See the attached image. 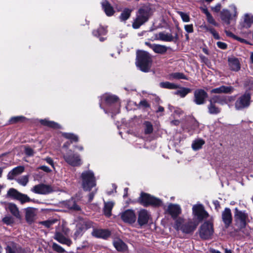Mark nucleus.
I'll return each instance as SVG.
<instances>
[{
    "instance_id": "obj_42",
    "label": "nucleus",
    "mask_w": 253,
    "mask_h": 253,
    "mask_svg": "<svg viewBox=\"0 0 253 253\" xmlns=\"http://www.w3.org/2000/svg\"><path fill=\"white\" fill-rule=\"evenodd\" d=\"M107 32L106 28L103 27H100L97 30L93 31L92 34L94 36L99 37L101 35H106Z\"/></svg>"
},
{
    "instance_id": "obj_40",
    "label": "nucleus",
    "mask_w": 253,
    "mask_h": 253,
    "mask_svg": "<svg viewBox=\"0 0 253 253\" xmlns=\"http://www.w3.org/2000/svg\"><path fill=\"white\" fill-rule=\"evenodd\" d=\"M143 126L145 134H149L153 132V127L151 122L145 121L143 124Z\"/></svg>"
},
{
    "instance_id": "obj_12",
    "label": "nucleus",
    "mask_w": 253,
    "mask_h": 253,
    "mask_svg": "<svg viewBox=\"0 0 253 253\" xmlns=\"http://www.w3.org/2000/svg\"><path fill=\"white\" fill-rule=\"evenodd\" d=\"M192 214L194 218L198 222L207 219L209 216V213L202 204H196L193 206Z\"/></svg>"
},
{
    "instance_id": "obj_56",
    "label": "nucleus",
    "mask_w": 253,
    "mask_h": 253,
    "mask_svg": "<svg viewBox=\"0 0 253 253\" xmlns=\"http://www.w3.org/2000/svg\"><path fill=\"white\" fill-rule=\"evenodd\" d=\"M25 153L28 156H32L34 154L33 149L29 147H26L25 148Z\"/></svg>"
},
{
    "instance_id": "obj_13",
    "label": "nucleus",
    "mask_w": 253,
    "mask_h": 253,
    "mask_svg": "<svg viewBox=\"0 0 253 253\" xmlns=\"http://www.w3.org/2000/svg\"><path fill=\"white\" fill-rule=\"evenodd\" d=\"M63 156L65 161L72 166L77 167L82 164L80 155L74 154L71 150H68L66 153L63 154Z\"/></svg>"
},
{
    "instance_id": "obj_45",
    "label": "nucleus",
    "mask_w": 253,
    "mask_h": 253,
    "mask_svg": "<svg viewBox=\"0 0 253 253\" xmlns=\"http://www.w3.org/2000/svg\"><path fill=\"white\" fill-rule=\"evenodd\" d=\"M16 180L19 184L25 186L29 181V176L28 175H24L16 179Z\"/></svg>"
},
{
    "instance_id": "obj_1",
    "label": "nucleus",
    "mask_w": 253,
    "mask_h": 253,
    "mask_svg": "<svg viewBox=\"0 0 253 253\" xmlns=\"http://www.w3.org/2000/svg\"><path fill=\"white\" fill-rule=\"evenodd\" d=\"M100 107L105 113H110L112 117L119 113L120 103L117 96L105 93L100 97Z\"/></svg>"
},
{
    "instance_id": "obj_9",
    "label": "nucleus",
    "mask_w": 253,
    "mask_h": 253,
    "mask_svg": "<svg viewBox=\"0 0 253 253\" xmlns=\"http://www.w3.org/2000/svg\"><path fill=\"white\" fill-rule=\"evenodd\" d=\"M199 236L203 240H208L211 238L212 236L214 229L213 225L211 220L204 222L200 226L199 230Z\"/></svg>"
},
{
    "instance_id": "obj_63",
    "label": "nucleus",
    "mask_w": 253,
    "mask_h": 253,
    "mask_svg": "<svg viewBox=\"0 0 253 253\" xmlns=\"http://www.w3.org/2000/svg\"><path fill=\"white\" fill-rule=\"evenodd\" d=\"M45 161L47 163L49 164L52 166V168H54V163L53 160L50 157H47L45 159Z\"/></svg>"
},
{
    "instance_id": "obj_62",
    "label": "nucleus",
    "mask_w": 253,
    "mask_h": 253,
    "mask_svg": "<svg viewBox=\"0 0 253 253\" xmlns=\"http://www.w3.org/2000/svg\"><path fill=\"white\" fill-rule=\"evenodd\" d=\"M96 192V189L95 191H93L91 193H90L88 195V202H90L93 200L94 195Z\"/></svg>"
},
{
    "instance_id": "obj_27",
    "label": "nucleus",
    "mask_w": 253,
    "mask_h": 253,
    "mask_svg": "<svg viewBox=\"0 0 253 253\" xmlns=\"http://www.w3.org/2000/svg\"><path fill=\"white\" fill-rule=\"evenodd\" d=\"M243 18L242 27L246 28L251 27L252 24H253V15L251 13H246Z\"/></svg>"
},
{
    "instance_id": "obj_11",
    "label": "nucleus",
    "mask_w": 253,
    "mask_h": 253,
    "mask_svg": "<svg viewBox=\"0 0 253 253\" xmlns=\"http://www.w3.org/2000/svg\"><path fill=\"white\" fill-rule=\"evenodd\" d=\"M138 201L141 205L145 207L149 205L160 206L162 204V201L160 199L151 196L148 194L144 193L141 194Z\"/></svg>"
},
{
    "instance_id": "obj_33",
    "label": "nucleus",
    "mask_w": 253,
    "mask_h": 253,
    "mask_svg": "<svg viewBox=\"0 0 253 253\" xmlns=\"http://www.w3.org/2000/svg\"><path fill=\"white\" fill-rule=\"evenodd\" d=\"M179 89L174 91L173 94L179 96L181 98L185 97L191 91V89L189 88L180 87L178 88Z\"/></svg>"
},
{
    "instance_id": "obj_43",
    "label": "nucleus",
    "mask_w": 253,
    "mask_h": 253,
    "mask_svg": "<svg viewBox=\"0 0 253 253\" xmlns=\"http://www.w3.org/2000/svg\"><path fill=\"white\" fill-rule=\"evenodd\" d=\"M245 86L250 91H253V78H247L245 81Z\"/></svg>"
},
{
    "instance_id": "obj_25",
    "label": "nucleus",
    "mask_w": 253,
    "mask_h": 253,
    "mask_svg": "<svg viewBox=\"0 0 253 253\" xmlns=\"http://www.w3.org/2000/svg\"><path fill=\"white\" fill-rule=\"evenodd\" d=\"M145 44L151 48L155 53L164 54L167 51V47L161 44H151L150 42H146Z\"/></svg>"
},
{
    "instance_id": "obj_44",
    "label": "nucleus",
    "mask_w": 253,
    "mask_h": 253,
    "mask_svg": "<svg viewBox=\"0 0 253 253\" xmlns=\"http://www.w3.org/2000/svg\"><path fill=\"white\" fill-rule=\"evenodd\" d=\"M67 206L68 208L71 210H73L75 211L80 210V207L77 205L75 201L73 200L69 201L67 203Z\"/></svg>"
},
{
    "instance_id": "obj_22",
    "label": "nucleus",
    "mask_w": 253,
    "mask_h": 253,
    "mask_svg": "<svg viewBox=\"0 0 253 253\" xmlns=\"http://www.w3.org/2000/svg\"><path fill=\"white\" fill-rule=\"evenodd\" d=\"M54 239L59 243L66 245L70 247L72 244V241L69 238H66L62 233L59 231H56L54 234Z\"/></svg>"
},
{
    "instance_id": "obj_14",
    "label": "nucleus",
    "mask_w": 253,
    "mask_h": 253,
    "mask_svg": "<svg viewBox=\"0 0 253 253\" xmlns=\"http://www.w3.org/2000/svg\"><path fill=\"white\" fill-rule=\"evenodd\" d=\"M7 196L13 199L19 201L22 204L31 201L30 198L27 195L21 193L14 188H10L7 191Z\"/></svg>"
},
{
    "instance_id": "obj_58",
    "label": "nucleus",
    "mask_w": 253,
    "mask_h": 253,
    "mask_svg": "<svg viewBox=\"0 0 253 253\" xmlns=\"http://www.w3.org/2000/svg\"><path fill=\"white\" fill-rule=\"evenodd\" d=\"M184 29L188 33H193L194 31L193 24L185 25Z\"/></svg>"
},
{
    "instance_id": "obj_21",
    "label": "nucleus",
    "mask_w": 253,
    "mask_h": 253,
    "mask_svg": "<svg viewBox=\"0 0 253 253\" xmlns=\"http://www.w3.org/2000/svg\"><path fill=\"white\" fill-rule=\"evenodd\" d=\"M150 214L145 210H140L138 213V223L141 226L147 224Z\"/></svg>"
},
{
    "instance_id": "obj_37",
    "label": "nucleus",
    "mask_w": 253,
    "mask_h": 253,
    "mask_svg": "<svg viewBox=\"0 0 253 253\" xmlns=\"http://www.w3.org/2000/svg\"><path fill=\"white\" fill-rule=\"evenodd\" d=\"M113 206L114 203L112 202H104V212L105 215L109 217L111 215V211Z\"/></svg>"
},
{
    "instance_id": "obj_51",
    "label": "nucleus",
    "mask_w": 253,
    "mask_h": 253,
    "mask_svg": "<svg viewBox=\"0 0 253 253\" xmlns=\"http://www.w3.org/2000/svg\"><path fill=\"white\" fill-rule=\"evenodd\" d=\"M26 118L23 116H16L12 117L10 120L11 123H16L19 122H23L26 120Z\"/></svg>"
},
{
    "instance_id": "obj_19",
    "label": "nucleus",
    "mask_w": 253,
    "mask_h": 253,
    "mask_svg": "<svg viewBox=\"0 0 253 253\" xmlns=\"http://www.w3.org/2000/svg\"><path fill=\"white\" fill-rule=\"evenodd\" d=\"M122 219L126 223L132 224L136 220V215L132 210H127L121 214Z\"/></svg>"
},
{
    "instance_id": "obj_34",
    "label": "nucleus",
    "mask_w": 253,
    "mask_h": 253,
    "mask_svg": "<svg viewBox=\"0 0 253 253\" xmlns=\"http://www.w3.org/2000/svg\"><path fill=\"white\" fill-rule=\"evenodd\" d=\"M159 85L161 88L169 89H175L179 87V84L169 82H161L160 83Z\"/></svg>"
},
{
    "instance_id": "obj_24",
    "label": "nucleus",
    "mask_w": 253,
    "mask_h": 253,
    "mask_svg": "<svg viewBox=\"0 0 253 253\" xmlns=\"http://www.w3.org/2000/svg\"><path fill=\"white\" fill-rule=\"evenodd\" d=\"M234 90V87L232 86L221 85L218 87L213 88L211 90V93H231Z\"/></svg>"
},
{
    "instance_id": "obj_49",
    "label": "nucleus",
    "mask_w": 253,
    "mask_h": 253,
    "mask_svg": "<svg viewBox=\"0 0 253 253\" xmlns=\"http://www.w3.org/2000/svg\"><path fill=\"white\" fill-rule=\"evenodd\" d=\"M52 248L54 251L59 253H64L66 252L65 250L61 246L55 243L52 244Z\"/></svg>"
},
{
    "instance_id": "obj_23",
    "label": "nucleus",
    "mask_w": 253,
    "mask_h": 253,
    "mask_svg": "<svg viewBox=\"0 0 253 253\" xmlns=\"http://www.w3.org/2000/svg\"><path fill=\"white\" fill-rule=\"evenodd\" d=\"M222 219L226 227L229 226L232 221V216L231 210L226 208L222 212Z\"/></svg>"
},
{
    "instance_id": "obj_47",
    "label": "nucleus",
    "mask_w": 253,
    "mask_h": 253,
    "mask_svg": "<svg viewBox=\"0 0 253 253\" xmlns=\"http://www.w3.org/2000/svg\"><path fill=\"white\" fill-rule=\"evenodd\" d=\"M171 77L175 79H184L188 80V78L182 73L175 72L171 75Z\"/></svg>"
},
{
    "instance_id": "obj_50",
    "label": "nucleus",
    "mask_w": 253,
    "mask_h": 253,
    "mask_svg": "<svg viewBox=\"0 0 253 253\" xmlns=\"http://www.w3.org/2000/svg\"><path fill=\"white\" fill-rule=\"evenodd\" d=\"M57 221V220L56 219H50L42 221L40 223L47 228H49Z\"/></svg>"
},
{
    "instance_id": "obj_38",
    "label": "nucleus",
    "mask_w": 253,
    "mask_h": 253,
    "mask_svg": "<svg viewBox=\"0 0 253 253\" xmlns=\"http://www.w3.org/2000/svg\"><path fill=\"white\" fill-rule=\"evenodd\" d=\"M40 123H41V124L44 126L52 127L54 128H58L60 127V126L58 124L55 123L54 122L50 121L46 119L41 120Z\"/></svg>"
},
{
    "instance_id": "obj_5",
    "label": "nucleus",
    "mask_w": 253,
    "mask_h": 253,
    "mask_svg": "<svg viewBox=\"0 0 253 253\" xmlns=\"http://www.w3.org/2000/svg\"><path fill=\"white\" fill-rule=\"evenodd\" d=\"M81 181L83 189L89 191L96 185V178L94 172L91 170L84 171L81 175Z\"/></svg>"
},
{
    "instance_id": "obj_30",
    "label": "nucleus",
    "mask_w": 253,
    "mask_h": 253,
    "mask_svg": "<svg viewBox=\"0 0 253 253\" xmlns=\"http://www.w3.org/2000/svg\"><path fill=\"white\" fill-rule=\"evenodd\" d=\"M5 209L8 210L14 216L17 218L20 217L19 211L16 205L8 203L5 205Z\"/></svg>"
},
{
    "instance_id": "obj_35",
    "label": "nucleus",
    "mask_w": 253,
    "mask_h": 253,
    "mask_svg": "<svg viewBox=\"0 0 253 253\" xmlns=\"http://www.w3.org/2000/svg\"><path fill=\"white\" fill-rule=\"evenodd\" d=\"M115 248L118 251H125L126 248V245L120 239H116L113 242Z\"/></svg>"
},
{
    "instance_id": "obj_3",
    "label": "nucleus",
    "mask_w": 253,
    "mask_h": 253,
    "mask_svg": "<svg viewBox=\"0 0 253 253\" xmlns=\"http://www.w3.org/2000/svg\"><path fill=\"white\" fill-rule=\"evenodd\" d=\"M152 14L150 7L143 6L139 8L136 14V18L132 23V27L137 29L147 22Z\"/></svg>"
},
{
    "instance_id": "obj_20",
    "label": "nucleus",
    "mask_w": 253,
    "mask_h": 253,
    "mask_svg": "<svg viewBox=\"0 0 253 253\" xmlns=\"http://www.w3.org/2000/svg\"><path fill=\"white\" fill-rule=\"evenodd\" d=\"M167 211L175 221L179 217L177 216L181 213V209L178 205L170 204L168 206Z\"/></svg>"
},
{
    "instance_id": "obj_36",
    "label": "nucleus",
    "mask_w": 253,
    "mask_h": 253,
    "mask_svg": "<svg viewBox=\"0 0 253 253\" xmlns=\"http://www.w3.org/2000/svg\"><path fill=\"white\" fill-rule=\"evenodd\" d=\"M132 10L129 8H125L121 13L119 18L121 21L126 22L130 16Z\"/></svg>"
},
{
    "instance_id": "obj_15",
    "label": "nucleus",
    "mask_w": 253,
    "mask_h": 253,
    "mask_svg": "<svg viewBox=\"0 0 253 253\" xmlns=\"http://www.w3.org/2000/svg\"><path fill=\"white\" fill-rule=\"evenodd\" d=\"M31 191L36 194L46 195L53 192L54 190L50 185L40 184L34 186Z\"/></svg>"
},
{
    "instance_id": "obj_2",
    "label": "nucleus",
    "mask_w": 253,
    "mask_h": 253,
    "mask_svg": "<svg viewBox=\"0 0 253 253\" xmlns=\"http://www.w3.org/2000/svg\"><path fill=\"white\" fill-rule=\"evenodd\" d=\"M198 225V222L192 219H185L181 217L176 218L173 227L177 231H180L184 234H192Z\"/></svg>"
},
{
    "instance_id": "obj_16",
    "label": "nucleus",
    "mask_w": 253,
    "mask_h": 253,
    "mask_svg": "<svg viewBox=\"0 0 253 253\" xmlns=\"http://www.w3.org/2000/svg\"><path fill=\"white\" fill-rule=\"evenodd\" d=\"M178 37L177 34L176 33L174 36L171 34L166 33L165 32H160L155 35V39L163 42H175L178 40Z\"/></svg>"
},
{
    "instance_id": "obj_55",
    "label": "nucleus",
    "mask_w": 253,
    "mask_h": 253,
    "mask_svg": "<svg viewBox=\"0 0 253 253\" xmlns=\"http://www.w3.org/2000/svg\"><path fill=\"white\" fill-rule=\"evenodd\" d=\"M150 105L146 100L141 101L138 105L140 108L145 109L149 107Z\"/></svg>"
},
{
    "instance_id": "obj_29",
    "label": "nucleus",
    "mask_w": 253,
    "mask_h": 253,
    "mask_svg": "<svg viewBox=\"0 0 253 253\" xmlns=\"http://www.w3.org/2000/svg\"><path fill=\"white\" fill-rule=\"evenodd\" d=\"M102 6L106 14L108 16L113 15L115 11L111 4L106 0L102 2Z\"/></svg>"
},
{
    "instance_id": "obj_4",
    "label": "nucleus",
    "mask_w": 253,
    "mask_h": 253,
    "mask_svg": "<svg viewBox=\"0 0 253 253\" xmlns=\"http://www.w3.org/2000/svg\"><path fill=\"white\" fill-rule=\"evenodd\" d=\"M152 59L150 54L145 51L137 53L136 65L142 72H148L151 67Z\"/></svg>"
},
{
    "instance_id": "obj_18",
    "label": "nucleus",
    "mask_w": 253,
    "mask_h": 253,
    "mask_svg": "<svg viewBox=\"0 0 253 253\" xmlns=\"http://www.w3.org/2000/svg\"><path fill=\"white\" fill-rule=\"evenodd\" d=\"M92 231L91 235L97 238L107 239L110 235V232L108 230L101 228H97L93 223Z\"/></svg>"
},
{
    "instance_id": "obj_6",
    "label": "nucleus",
    "mask_w": 253,
    "mask_h": 253,
    "mask_svg": "<svg viewBox=\"0 0 253 253\" xmlns=\"http://www.w3.org/2000/svg\"><path fill=\"white\" fill-rule=\"evenodd\" d=\"M231 11L227 9H223L220 13L221 20L223 23L229 25L232 21L235 22L238 15L237 7L235 5H230Z\"/></svg>"
},
{
    "instance_id": "obj_7",
    "label": "nucleus",
    "mask_w": 253,
    "mask_h": 253,
    "mask_svg": "<svg viewBox=\"0 0 253 253\" xmlns=\"http://www.w3.org/2000/svg\"><path fill=\"white\" fill-rule=\"evenodd\" d=\"M234 211L235 225L240 229L245 228L249 221L248 213L246 211L239 210L237 208H235Z\"/></svg>"
},
{
    "instance_id": "obj_60",
    "label": "nucleus",
    "mask_w": 253,
    "mask_h": 253,
    "mask_svg": "<svg viewBox=\"0 0 253 253\" xmlns=\"http://www.w3.org/2000/svg\"><path fill=\"white\" fill-rule=\"evenodd\" d=\"M221 7V4L218 3L214 7H211V9L215 12H218L220 11Z\"/></svg>"
},
{
    "instance_id": "obj_28",
    "label": "nucleus",
    "mask_w": 253,
    "mask_h": 253,
    "mask_svg": "<svg viewBox=\"0 0 253 253\" xmlns=\"http://www.w3.org/2000/svg\"><path fill=\"white\" fill-rule=\"evenodd\" d=\"M24 170V167L23 166H18L14 168L8 173L7 178L10 180L13 179L15 176L21 174Z\"/></svg>"
},
{
    "instance_id": "obj_54",
    "label": "nucleus",
    "mask_w": 253,
    "mask_h": 253,
    "mask_svg": "<svg viewBox=\"0 0 253 253\" xmlns=\"http://www.w3.org/2000/svg\"><path fill=\"white\" fill-rule=\"evenodd\" d=\"M225 33H226V35L228 36V37H232L233 38V39H236L239 41H241L242 42H243L244 40L240 38H239L238 37H237L236 36L234 35L232 33H231V32L229 31H227V30H225Z\"/></svg>"
},
{
    "instance_id": "obj_46",
    "label": "nucleus",
    "mask_w": 253,
    "mask_h": 253,
    "mask_svg": "<svg viewBox=\"0 0 253 253\" xmlns=\"http://www.w3.org/2000/svg\"><path fill=\"white\" fill-rule=\"evenodd\" d=\"M62 135L66 138L70 140L71 141V142H73V141L77 142L78 141V136L76 135H75L73 133H63Z\"/></svg>"
},
{
    "instance_id": "obj_32",
    "label": "nucleus",
    "mask_w": 253,
    "mask_h": 253,
    "mask_svg": "<svg viewBox=\"0 0 253 253\" xmlns=\"http://www.w3.org/2000/svg\"><path fill=\"white\" fill-rule=\"evenodd\" d=\"M212 102L213 103H218L220 105H223L227 103L226 97L224 96L215 95L213 96L210 101Z\"/></svg>"
},
{
    "instance_id": "obj_52",
    "label": "nucleus",
    "mask_w": 253,
    "mask_h": 253,
    "mask_svg": "<svg viewBox=\"0 0 253 253\" xmlns=\"http://www.w3.org/2000/svg\"><path fill=\"white\" fill-rule=\"evenodd\" d=\"M2 221L7 225H10L14 222V220L11 216H6L2 219Z\"/></svg>"
},
{
    "instance_id": "obj_10",
    "label": "nucleus",
    "mask_w": 253,
    "mask_h": 253,
    "mask_svg": "<svg viewBox=\"0 0 253 253\" xmlns=\"http://www.w3.org/2000/svg\"><path fill=\"white\" fill-rule=\"evenodd\" d=\"M93 227V222L89 220H81L76 224V231L73 236L75 240L81 238L85 231Z\"/></svg>"
},
{
    "instance_id": "obj_39",
    "label": "nucleus",
    "mask_w": 253,
    "mask_h": 253,
    "mask_svg": "<svg viewBox=\"0 0 253 253\" xmlns=\"http://www.w3.org/2000/svg\"><path fill=\"white\" fill-rule=\"evenodd\" d=\"M205 144V141L202 139H197L193 141L192 144V147L193 150H197L201 149Z\"/></svg>"
},
{
    "instance_id": "obj_57",
    "label": "nucleus",
    "mask_w": 253,
    "mask_h": 253,
    "mask_svg": "<svg viewBox=\"0 0 253 253\" xmlns=\"http://www.w3.org/2000/svg\"><path fill=\"white\" fill-rule=\"evenodd\" d=\"M210 33L212 35L213 37L215 39L219 40L220 39V37L218 34L216 32V31L213 28H210L208 30Z\"/></svg>"
},
{
    "instance_id": "obj_48",
    "label": "nucleus",
    "mask_w": 253,
    "mask_h": 253,
    "mask_svg": "<svg viewBox=\"0 0 253 253\" xmlns=\"http://www.w3.org/2000/svg\"><path fill=\"white\" fill-rule=\"evenodd\" d=\"M177 13L181 17L183 22H189L190 21V18L189 14L187 13L180 11H177Z\"/></svg>"
},
{
    "instance_id": "obj_59",
    "label": "nucleus",
    "mask_w": 253,
    "mask_h": 253,
    "mask_svg": "<svg viewBox=\"0 0 253 253\" xmlns=\"http://www.w3.org/2000/svg\"><path fill=\"white\" fill-rule=\"evenodd\" d=\"M217 45L219 48L222 49H225L227 47V45L225 43L221 42H217Z\"/></svg>"
},
{
    "instance_id": "obj_61",
    "label": "nucleus",
    "mask_w": 253,
    "mask_h": 253,
    "mask_svg": "<svg viewBox=\"0 0 253 253\" xmlns=\"http://www.w3.org/2000/svg\"><path fill=\"white\" fill-rule=\"evenodd\" d=\"M200 58L201 62L205 63L206 64H208V63L209 62V59L205 56H204L203 55H200Z\"/></svg>"
},
{
    "instance_id": "obj_53",
    "label": "nucleus",
    "mask_w": 253,
    "mask_h": 253,
    "mask_svg": "<svg viewBox=\"0 0 253 253\" xmlns=\"http://www.w3.org/2000/svg\"><path fill=\"white\" fill-rule=\"evenodd\" d=\"M206 17L207 21H208L209 23L214 26H217V23L215 22L214 19L213 18L211 14H208V16H207Z\"/></svg>"
},
{
    "instance_id": "obj_17",
    "label": "nucleus",
    "mask_w": 253,
    "mask_h": 253,
    "mask_svg": "<svg viewBox=\"0 0 253 253\" xmlns=\"http://www.w3.org/2000/svg\"><path fill=\"white\" fill-rule=\"evenodd\" d=\"M208 97L207 93L203 89H197L194 92V102L197 105L203 104Z\"/></svg>"
},
{
    "instance_id": "obj_8",
    "label": "nucleus",
    "mask_w": 253,
    "mask_h": 253,
    "mask_svg": "<svg viewBox=\"0 0 253 253\" xmlns=\"http://www.w3.org/2000/svg\"><path fill=\"white\" fill-rule=\"evenodd\" d=\"M251 95L248 91L241 94L236 99L234 106L236 110L242 111L248 108L251 105Z\"/></svg>"
},
{
    "instance_id": "obj_41",
    "label": "nucleus",
    "mask_w": 253,
    "mask_h": 253,
    "mask_svg": "<svg viewBox=\"0 0 253 253\" xmlns=\"http://www.w3.org/2000/svg\"><path fill=\"white\" fill-rule=\"evenodd\" d=\"M208 109L209 112L211 114H217L220 112V109L217 107L212 102H210Z\"/></svg>"
},
{
    "instance_id": "obj_31",
    "label": "nucleus",
    "mask_w": 253,
    "mask_h": 253,
    "mask_svg": "<svg viewBox=\"0 0 253 253\" xmlns=\"http://www.w3.org/2000/svg\"><path fill=\"white\" fill-rule=\"evenodd\" d=\"M26 219L28 222L32 223L35 219L36 213L34 209L29 208L26 210Z\"/></svg>"
},
{
    "instance_id": "obj_26",
    "label": "nucleus",
    "mask_w": 253,
    "mask_h": 253,
    "mask_svg": "<svg viewBox=\"0 0 253 253\" xmlns=\"http://www.w3.org/2000/svg\"><path fill=\"white\" fill-rule=\"evenodd\" d=\"M228 61L229 67L231 70L237 72L240 69V63L237 58L235 57L229 58Z\"/></svg>"
},
{
    "instance_id": "obj_64",
    "label": "nucleus",
    "mask_w": 253,
    "mask_h": 253,
    "mask_svg": "<svg viewBox=\"0 0 253 253\" xmlns=\"http://www.w3.org/2000/svg\"><path fill=\"white\" fill-rule=\"evenodd\" d=\"M6 253H16V251L9 246L6 247Z\"/></svg>"
}]
</instances>
